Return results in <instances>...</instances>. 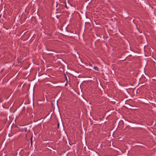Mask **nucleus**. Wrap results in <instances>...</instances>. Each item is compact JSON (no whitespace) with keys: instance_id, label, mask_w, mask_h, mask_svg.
Segmentation results:
<instances>
[{"instance_id":"3","label":"nucleus","mask_w":156,"mask_h":156,"mask_svg":"<svg viewBox=\"0 0 156 156\" xmlns=\"http://www.w3.org/2000/svg\"><path fill=\"white\" fill-rule=\"evenodd\" d=\"M59 124H58V127H59Z\"/></svg>"},{"instance_id":"1","label":"nucleus","mask_w":156,"mask_h":156,"mask_svg":"<svg viewBox=\"0 0 156 156\" xmlns=\"http://www.w3.org/2000/svg\"><path fill=\"white\" fill-rule=\"evenodd\" d=\"M94 69L97 71H98L99 69L96 66H94Z\"/></svg>"},{"instance_id":"2","label":"nucleus","mask_w":156,"mask_h":156,"mask_svg":"<svg viewBox=\"0 0 156 156\" xmlns=\"http://www.w3.org/2000/svg\"><path fill=\"white\" fill-rule=\"evenodd\" d=\"M65 6H66V8L67 9V6H66V3H65Z\"/></svg>"}]
</instances>
